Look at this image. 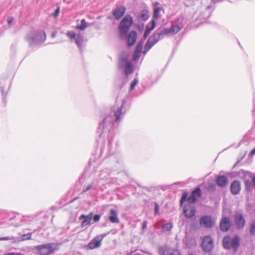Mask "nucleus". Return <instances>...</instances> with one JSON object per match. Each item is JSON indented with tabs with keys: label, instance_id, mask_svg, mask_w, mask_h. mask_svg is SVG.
<instances>
[{
	"label": "nucleus",
	"instance_id": "obj_1",
	"mask_svg": "<svg viewBox=\"0 0 255 255\" xmlns=\"http://www.w3.org/2000/svg\"><path fill=\"white\" fill-rule=\"evenodd\" d=\"M132 24V18L130 15H127L123 18L119 25V35L121 38H125Z\"/></svg>",
	"mask_w": 255,
	"mask_h": 255
},
{
	"label": "nucleus",
	"instance_id": "obj_2",
	"mask_svg": "<svg viewBox=\"0 0 255 255\" xmlns=\"http://www.w3.org/2000/svg\"><path fill=\"white\" fill-rule=\"evenodd\" d=\"M223 245L226 249L233 248L235 251H236L239 246V239L238 237L231 238L229 236H226L223 239Z\"/></svg>",
	"mask_w": 255,
	"mask_h": 255
},
{
	"label": "nucleus",
	"instance_id": "obj_3",
	"mask_svg": "<svg viewBox=\"0 0 255 255\" xmlns=\"http://www.w3.org/2000/svg\"><path fill=\"white\" fill-rule=\"evenodd\" d=\"M35 248L39 255H49L57 249L56 246L53 243L37 246Z\"/></svg>",
	"mask_w": 255,
	"mask_h": 255
},
{
	"label": "nucleus",
	"instance_id": "obj_4",
	"mask_svg": "<svg viewBox=\"0 0 255 255\" xmlns=\"http://www.w3.org/2000/svg\"><path fill=\"white\" fill-rule=\"evenodd\" d=\"M45 39L46 35L43 30L36 31L26 38V40L29 42L30 45L35 41H43L45 40Z\"/></svg>",
	"mask_w": 255,
	"mask_h": 255
},
{
	"label": "nucleus",
	"instance_id": "obj_5",
	"mask_svg": "<svg viewBox=\"0 0 255 255\" xmlns=\"http://www.w3.org/2000/svg\"><path fill=\"white\" fill-rule=\"evenodd\" d=\"M159 40L158 34H153L147 40L145 43L143 53L145 54Z\"/></svg>",
	"mask_w": 255,
	"mask_h": 255
},
{
	"label": "nucleus",
	"instance_id": "obj_6",
	"mask_svg": "<svg viewBox=\"0 0 255 255\" xmlns=\"http://www.w3.org/2000/svg\"><path fill=\"white\" fill-rule=\"evenodd\" d=\"M202 247L203 251L206 252H210L214 248L213 239L210 236H205L202 242Z\"/></svg>",
	"mask_w": 255,
	"mask_h": 255
},
{
	"label": "nucleus",
	"instance_id": "obj_7",
	"mask_svg": "<svg viewBox=\"0 0 255 255\" xmlns=\"http://www.w3.org/2000/svg\"><path fill=\"white\" fill-rule=\"evenodd\" d=\"M215 222L211 216H205L200 219V225L205 228H210L214 226Z\"/></svg>",
	"mask_w": 255,
	"mask_h": 255
},
{
	"label": "nucleus",
	"instance_id": "obj_8",
	"mask_svg": "<svg viewBox=\"0 0 255 255\" xmlns=\"http://www.w3.org/2000/svg\"><path fill=\"white\" fill-rule=\"evenodd\" d=\"M196 213V210L194 206L191 204L185 205L183 208V213L185 216L187 218L193 217Z\"/></svg>",
	"mask_w": 255,
	"mask_h": 255
},
{
	"label": "nucleus",
	"instance_id": "obj_9",
	"mask_svg": "<svg viewBox=\"0 0 255 255\" xmlns=\"http://www.w3.org/2000/svg\"><path fill=\"white\" fill-rule=\"evenodd\" d=\"M104 238V235H100L95 237L88 244L90 249H94L101 246V242Z\"/></svg>",
	"mask_w": 255,
	"mask_h": 255
},
{
	"label": "nucleus",
	"instance_id": "obj_10",
	"mask_svg": "<svg viewBox=\"0 0 255 255\" xmlns=\"http://www.w3.org/2000/svg\"><path fill=\"white\" fill-rule=\"evenodd\" d=\"M234 221L236 226L238 229L243 228L246 223L244 217L240 213L235 214L234 216Z\"/></svg>",
	"mask_w": 255,
	"mask_h": 255
},
{
	"label": "nucleus",
	"instance_id": "obj_11",
	"mask_svg": "<svg viewBox=\"0 0 255 255\" xmlns=\"http://www.w3.org/2000/svg\"><path fill=\"white\" fill-rule=\"evenodd\" d=\"M201 196V190L199 187H197L194 190L192 191L191 195L188 198V201L190 203H194L197 198Z\"/></svg>",
	"mask_w": 255,
	"mask_h": 255
},
{
	"label": "nucleus",
	"instance_id": "obj_12",
	"mask_svg": "<svg viewBox=\"0 0 255 255\" xmlns=\"http://www.w3.org/2000/svg\"><path fill=\"white\" fill-rule=\"evenodd\" d=\"M159 252L162 255H181L178 250L168 247L160 249Z\"/></svg>",
	"mask_w": 255,
	"mask_h": 255
},
{
	"label": "nucleus",
	"instance_id": "obj_13",
	"mask_svg": "<svg viewBox=\"0 0 255 255\" xmlns=\"http://www.w3.org/2000/svg\"><path fill=\"white\" fill-rule=\"evenodd\" d=\"M126 8L125 6L122 5L116 7L113 10V15L115 19L119 20L125 14Z\"/></svg>",
	"mask_w": 255,
	"mask_h": 255
},
{
	"label": "nucleus",
	"instance_id": "obj_14",
	"mask_svg": "<svg viewBox=\"0 0 255 255\" xmlns=\"http://www.w3.org/2000/svg\"><path fill=\"white\" fill-rule=\"evenodd\" d=\"M231 226L230 219L228 217L223 218L220 222V227L221 231L226 232L229 230Z\"/></svg>",
	"mask_w": 255,
	"mask_h": 255
},
{
	"label": "nucleus",
	"instance_id": "obj_15",
	"mask_svg": "<svg viewBox=\"0 0 255 255\" xmlns=\"http://www.w3.org/2000/svg\"><path fill=\"white\" fill-rule=\"evenodd\" d=\"M230 189L232 194H238L241 189V182L238 180L234 181L231 185Z\"/></svg>",
	"mask_w": 255,
	"mask_h": 255
},
{
	"label": "nucleus",
	"instance_id": "obj_16",
	"mask_svg": "<svg viewBox=\"0 0 255 255\" xmlns=\"http://www.w3.org/2000/svg\"><path fill=\"white\" fill-rule=\"evenodd\" d=\"M126 63V65L125 67V72L126 75H128L132 72V65L130 62L127 61L125 59H122L120 61V67H123V63Z\"/></svg>",
	"mask_w": 255,
	"mask_h": 255
},
{
	"label": "nucleus",
	"instance_id": "obj_17",
	"mask_svg": "<svg viewBox=\"0 0 255 255\" xmlns=\"http://www.w3.org/2000/svg\"><path fill=\"white\" fill-rule=\"evenodd\" d=\"M93 218V213H90L87 215H82L79 217V219H83V221L82 222L81 226L82 227H85L89 225Z\"/></svg>",
	"mask_w": 255,
	"mask_h": 255
},
{
	"label": "nucleus",
	"instance_id": "obj_18",
	"mask_svg": "<svg viewBox=\"0 0 255 255\" xmlns=\"http://www.w3.org/2000/svg\"><path fill=\"white\" fill-rule=\"evenodd\" d=\"M137 39V33L135 31H130L128 35V45L129 47L133 45Z\"/></svg>",
	"mask_w": 255,
	"mask_h": 255
},
{
	"label": "nucleus",
	"instance_id": "obj_19",
	"mask_svg": "<svg viewBox=\"0 0 255 255\" xmlns=\"http://www.w3.org/2000/svg\"><path fill=\"white\" fill-rule=\"evenodd\" d=\"M109 220L113 223H119L120 222L119 218H118L117 212L112 209L110 211V215L109 216Z\"/></svg>",
	"mask_w": 255,
	"mask_h": 255
},
{
	"label": "nucleus",
	"instance_id": "obj_20",
	"mask_svg": "<svg viewBox=\"0 0 255 255\" xmlns=\"http://www.w3.org/2000/svg\"><path fill=\"white\" fill-rule=\"evenodd\" d=\"M227 178L225 176H219L216 179V183L220 187L225 186L228 183Z\"/></svg>",
	"mask_w": 255,
	"mask_h": 255
},
{
	"label": "nucleus",
	"instance_id": "obj_21",
	"mask_svg": "<svg viewBox=\"0 0 255 255\" xmlns=\"http://www.w3.org/2000/svg\"><path fill=\"white\" fill-rule=\"evenodd\" d=\"M183 28V24L179 23L177 25L172 26L170 29L171 34H175L177 33Z\"/></svg>",
	"mask_w": 255,
	"mask_h": 255
},
{
	"label": "nucleus",
	"instance_id": "obj_22",
	"mask_svg": "<svg viewBox=\"0 0 255 255\" xmlns=\"http://www.w3.org/2000/svg\"><path fill=\"white\" fill-rule=\"evenodd\" d=\"M88 26V23L86 22L85 19L81 20L80 24H78L76 26V28L80 30H84L87 28Z\"/></svg>",
	"mask_w": 255,
	"mask_h": 255
},
{
	"label": "nucleus",
	"instance_id": "obj_23",
	"mask_svg": "<svg viewBox=\"0 0 255 255\" xmlns=\"http://www.w3.org/2000/svg\"><path fill=\"white\" fill-rule=\"evenodd\" d=\"M161 11H162L163 13L164 12V10L163 8L154 7L153 14V18L157 19L159 18L161 16L159 14V12Z\"/></svg>",
	"mask_w": 255,
	"mask_h": 255
},
{
	"label": "nucleus",
	"instance_id": "obj_24",
	"mask_svg": "<svg viewBox=\"0 0 255 255\" xmlns=\"http://www.w3.org/2000/svg\"><path fill=\"white\" fill-rule=\"evenodd\" d=\"M155 27V21L154 19L152 20V25L151 27H146L143 34V37L145 38L150 33L151 30H152Z\"/></svg>",
	"mask_w": 255,
	"mask_h": 255
},
{
	"label": "nucleus",
	"instance_id": "obj_25",
	"mask_svg": "<svg viewBox=\"0 0 255 255\" xmlns=\"http://www.w3.org/2000/svg\"><path fill=\"white\" fill-rule=\"evenodd\" d=\"M155 34H158L159 35V39L161 36L165 35L171 34L170 28H165L162 29L159 32L155 33Z\"/></svg>",
	"mask_w": 255,
	"mask_h": 255
},
{
	"label": "nucleus",
	"instance_id": "obj_26",
	"mask_svg": "<svg viewBox=\"0 0 255 255\" xmlns=\"http://www.w3.org/2000/svg\"><path fill=\"white\" fill-rule=\"evenodd\" d=\"M139 17L143 20H146L149 18L148 11L146 10H143L141 11Z\"/></svg>",
	"mask_w": 255,
	"mask_h": 255
},
{
	"label": "nucleus",
	"instance_id": "obj_27",
	"mask_svg": "<svg viewBox=\"0 0 255 255\" xmlns=\"http://www.w3.org/2000/svg\"><path fill=\"white\" fill-rule=\"evenodd\" d=\"M123 108V106H122L120 108H119L118 109L117 111L115 112V115L116 117V122L119 121L121 119L120 116L122 113Z\"/></svg>",
	"mask_w": 255,
	"mask_h": 255
},
{
	"label": "nucleus",
	"instance_id": "obj_28",
	"mask_svg": "<svg viewBox=\"0 0 255 255\" xmlns=\"http://www.w3.org/2000/svg\"><path fill=\"white\" fill-rule=\"evenodd\" d=\"M75 41L78 47L81 46L83 42V38L80 34H77V36L75 38Z\"/></svg>",
	"mask_w": 255,
	"mask_h": 255
},
{
	"label": "nucleus",
	"instance_id": "obj_29",
	"mask_svg": "<svg viewBox=\"0 0 255 255\" xmlns=\"http://www.w3.org/2000/svg\"><path fill=\"white\" fill-rule=\"evenodd\" d=\"M172 228V224L171 223H166L164 224L162 227V231L163 232H167L170 231Z\"/></svg>",
	"mask_w": 255,
	"mask_h": 255
},
{
	"label": "nucleus",
	"instance_id": "obj_30",
	"mask_svg": "<svg viewBox=\"0 0 255 255\" xmlns=\"http://www.w3.org/2000/svg\"><path fill=\"white\" fill-rule=\"evenodd\" d=\"M31 237V233H28L25 234H23L20 237V239L18 240L19 241H24L27 240H30Z\"/></svg>",
	"mask_w": 255,
	"mask_h": 255
},
{
	"label": "nucleus",
	"instance_id": "obj_31",
	"mask_svg": "<svg viewBox=\"0 0 255 255\" xmlns=\"http://www.w3.org/2000/svg\"><path fill=\"white\" fill-rule=\"evenodd\" d=\"M66 35L70 39H73L76 37L77 34L73 31H69L66 33Z\"/></svg>",
	"mask_w": 255,
	"mask_h": 255
},
{
	"label": "nucleus",
	"instance_id": "obj_32",
	"mask_svg": "<svg viewBox=\"0 0 255 255\" xmlns=\"http://www.w3.org/2000/svg\"><path fill=\"white\" fill-rule=\"evenodd\" d=\"M188 197V193L187 192H184L182 194L181 199L180 200V204L182 205L187 200V198Z\"/></svg>",
	"mask_w": 255,
	"mask_h": 255
},
{
	"label": "nucleus",
	"instance_id": "obj_33",
	"mask_svg": "<svg viewBox=\"0 0 255 255\" xmlns=\"http://www.w3.org/2000/svg\"><path fill=\"white\" fill-rule=\"evenodd\" d=\"M143 44L141 42H139L137 45L135 51L137 52V53H141L142 49Z\"/></svg>",
	"mask_w": 255,
	"mask_h": 255
},
{
	"label": "nucleus",
	"instance_id": "obj_34",
	"mask_svg": "<svg viewBox=\"0 0 255 255\" xmlns=\"http://www.w3.org/2000/svg\"><path fill=\"white\" fill-rule=\"evenodd\" d=\"M250 233L252 235L255 234V221L253 223L251 226Z\"/></svg>",
	"mask_w": 255,
	"mask_h": 255
},
{
	"label": "nucleus",
	"instance_id": "obj_35",
	"mask_svg": "<svg viewBox=\"0 0 255 255\" xmlns=\"http://www.w3.org/2000/svg\"><path fill=\"white\" fill-rule=\"evenodd\" d=\"M140 56V53H137V52L134 51V54L133 56V59L134 61H136L137 60H138L139 59Z\"/></svg>",
	"mask_w": 255,
	"mask_h": 255
},
{
	"label": "nucleus",
	"instance_id": "obj_36",
	"mask_svg": "<svg viewBox=\"0 0 255 255\" xmlns=\"http://www.w3.org/2000/svg\"><path fill=\"white\" fill-rule=\"evenodd\" d=\"M92 219H93L94 222H98L101 219V215L97 214L95 215L94 216H93Z\"/></svg>",
	"mask_w": 255,
	"mask_h": 255
},
{
	"label": "nucleus",
	"instance_id": "obj_37",
	"mask_svg": "<svg viewBox=\"0 0 255 255\" xmlns=\"http://www.w3.org/2000/svg\"><path fill=\"white\" fill-rule=\"evenodd\" d=\"M59 11H60V7H57V8L55 9L54 12L53 13V16L54 17H56L59 13Z\"/></svg>",
	"mask_w": 255,
	"mask_h": 255
},
{
	"label": "nucleus",
	"instance_id": "obj_38",
	"mask_svg": "<svg viewBox=\"0 0 255 255\" xmlns=\"http://www.w3.org/2000/svg\"><path fill=\"white\" fill-rule=\"evenodd\" d=\"M13 238L10 237L0 238V241L11 240H13Z\"/></svg>",
	"mask_w": 255,
	"mask_h": 255
},
{
	"label": "nucleus",
	"instance_id": "obj_39",
	"mask_svg": "<svg viewBox=\"0 0 255 255\" xmlns=\"http://www.w3.org/2000/svg\"><path fill=\"white\" fill-rule=\"evenodd\" d=\"M159 213V207L157 203H155V214H158Z\"/></svg>",
	"mask_w": 255,
	"mask_h": 255
},
{
	"label": "nucleus",
	"instance_id": "obj_40",
	"mask_svg": "<svg viewBox=\"0 0 255 255\" xmlns=\"http://www.w3.org/2000/svg\"><path fill=\"white\" fill-rule=\"evenodd\" d=\"M137 84V81H133V82L131 83L130 86V90H133L135 86Z\"/></svg>",
	"mask_w": 255,
	"mask_h": 255
},
{
	"label": "nucleus",
	"instance_id": "obj_41",
	"mask_svg": "<svg viewBox=\"0 0 255 255\" xmlns=\"http://www.w3.org/2000/svg\"><path fill=\"white\" fill-rule=\"evenodd\" d=\"M147 221H145L143 222L142 228V230H145L147 227Z\"/></svg>",
	"mask_w": 255,
	"mask_h": 255
},
{
	"label": "nucleus",
	"instance_id": "obj_42",
	"mask_svg": "<svg viewBox=\"0 0 255 255\" xmlns=\"http://www.w3.org/2000/svg\"><path fill=\"white\" fill-rule=\"evenodd\" d=\"M92 188V185H89L88 186H87L86 188H85L83 190V191L84 192L87 191L88 190H89V189H90L91 188Z\"/></svg>",
	"mask_w": 255,
	"mask_h": 255
},
{
	"label": "nucleus",
	"instance_id": "obj_43",
	"mask_svg": "<svg viewBox=\"0 0 255 255\" xmlns=\"http://www.w3.org/2000/svg\"><path fill=\"white\" fill-rule=\"evenodd\" d=\"M13 21V18L12 17H10L8 19L7 22L9 25H10Z\"/></svg>",
	"mask_w": 255,
	"mask_h": 255
},
{
	"label": "nucleus",
	"instance_id": "obj_44",
	"mask_svg": "<svg viewBox=\"0 0 255 255\" xmlns=\"http://www.w3.org/2000/svg\"><path fill=\"white\" fill-rule=\"evenodd\" d=\"M4 255H21V254L17 253H11L8 254H5Z\"/></svg>",
	"mask_w": 255,
	"mask_h": 255
},
{
	"label": "nucleus",
	"instance_id": "obj_45",
	"mask_svg": "<svg viewBox=\"0 0 255 255\" xmlns=\"http://www.w3.org/2000/svg\"><path fill=\"white\" fill-rule=\"evenodd\" d=\"M251 153L253 154H255V148H254L252 151H251Z\"/></svg>",
	"mask_w": 255,
	"mask_h": 255
},
{
	"label": "nucleus",
	"instance_id": "obj_46",
	"mask_svg": "<svg viewBox=\"0 0 255 255\" xmlns=\"http://www.w3.org/2000/svg\"><path fill=\"white\" fill-rule=\"evenodd\" d=\"M252 181H253V182L254 185L255 186V177H254L252 178Z\"/></svg>",
	"mask_w": 255,
	"mask_h": 255
},
{
	"label": "nucleus",
	"instance_id": "obj_47",
	"mask_svg": "<svg viewBox=\"0 0 255 255\" xmlns=\"http://www.w3.org/2000/svg\"><path fill=\"white\" fill-rule=\"evenodd\" d=\"M159 4V3L158 2H155L154 3V5L155 7H156L155 6L157 5H158Z\"/></svg>",
	"mask_w": 255,
	"mask_h": 255
},
{
	"label": "nucleus",
	"instance_id": "obj_48",
	"mask_svg": "<svg viewBox=\"0 0 255 255\" xmlns=\"http://www.w3.org/2000/svg\"><path fill=\"white\" fill-rule=\"evenodd\" d=\"M211 186H212V188L215 187V185L213 184V185H211Z\"/></svg>",
	"mask_w": 255,
	"mask_h": 255
},
{
	"label": "nucleus",
	"instance_id": "obj_49",
	"mask_svg": "<svg viewBox=\"0 0 255 255\" xmlns=\"http://www.w3.org/2000/svg\"><path fill=\"white\" fill-rule=\"evenodd\" d=\"M188 255H194L189 254Z\"/></svg>",
	"mask_w": 255,
	"mask_h": 255
}]
</instances>
